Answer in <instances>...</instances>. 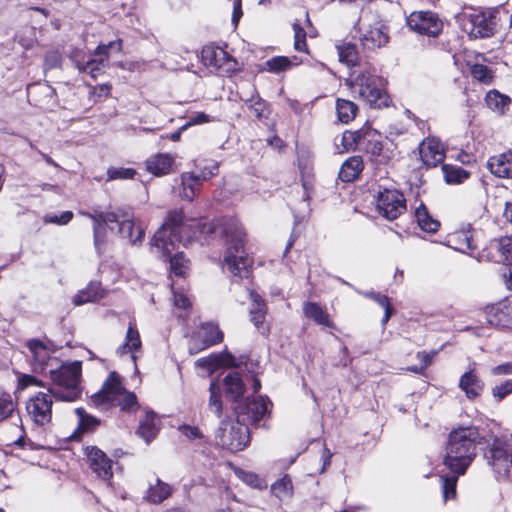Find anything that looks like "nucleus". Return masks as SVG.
Instances as JSON below:
<instances>
[{
	"mask_svg": "<svg viewBox=\"0 0 512 512\" xmlns=\"http://www.w3.org/2000/svg\"><path fill=\"white\" fill-rule=\"evenodd\" d=\"M81 373L80 361L63 363L58 369L50 370L51 379L56 387L49 388V394L36 393L26 403L27 414L35 425L43 427L51 422L53 398L65 402H74L81 398Z\"/></svg>",
	"mask_w": 512,
	"mask_h": 512,
	"instance_id": "obj_1",
	"label": "nucleus"
},
{
	"mask_svg": "<svg viewBox=\"0 0 512 512\" xmlns=\"http://www.w3.org/2000/svg\"><path fill=\"white\" fill-rule=\"evenodd\" d=\"M487 442V436L474 425H459L448 435L443 464L450 472L465 474L476 457V446Z\"/></svg>",
	"mask_w": 512,
	"mask_h": 512,
	"instance_id": "obj_2",
	"label": "nucleus"
},
{
	"mask_svg": "<svg viewBox=\"0 0 512 512\" xmlns=\"http://www.w3.org/2000/svg\"><path fill=\"white\" fill-rule=\"evenodd\" d=\"M221 235L226 239L227 248L224 262L228 270L241 279L248 278L251 270L250 263L244 252L246 233L242 224L235 218L223 221Z\"/></svg>",
	"mask_w": 512,
	"mask_h": 512,
	"instance_id": "obj_3",
	"label": "nucleus"
},
{
	"mask_svg": "<svg viewBox=\"0 0 512 512\" xmlns=\"http://www.w3.org/2000/svg\"><path fill=\"white\" fill-rule=\"evenodd\" d=\"M351 75L355 77L346 79V85L371 108L380 109L389 106L391 98L385 89L387 81L377 75L375 70L370 71L366 68L359 71L353 70Z\"/></svg>",
	"mask_w": 512,
	"mask_h": 512,
	"instance_id": "obj_4",
	"label": "nucleus"
},
{
	"mask_svg": "<svg viewBox=\"0 0 512 512\" xmlns=\"http://www.w3.org/2000/svg\"><path fill=\"white\" fill-rule=\"evenodd\" d=\"M487 436L484 458L497 476L498 480H512V437L506 435Z\"/></svg>",
	"mask_w": 512,
	"mask_h": 512,
	"instance_id": "obj_5",
	"label": "nucleus"
},
{
	"mask_svg": "<svg viewBox=\"0 0 512 512\" xmlns=\"http://www.w3.org/2000/svg\"><path fill=\"white\" fill-rule=\"evenodd\" d=\"M218 446L230 452L243 450L250 442L249 428L242 422L222 419L215 432Z\"/></svg>",
	"mask_w": 512,
	"mask_h": 512,
	"instance_id": "obj_6",
	"label": "nucleus"
},
{
	"mask_svg": "<svg viewBox=\"0 0 512 512\" xmlns=\"http://www.w3.org/2000/svg\"><path fill=\"white\" fill-rule=\"evenodd\" d=\"M496 11L461 13L456 16L457 22L470 38L483 39L492 37L496 32Z\"/></svg>",
	"mask_w": 512,
	"mask_h": 512,
	"instance_id": "obj_7",
	"label": "nucleus"
},
{
	"mask_svg": "<svg viewBox=\"0 0 512 512\" xmlns=\"http://www.w3.org/2000/svg\"><path fill=\"white\" fill-rule=\"evenodd\" d=\"M272 402L268 396L246 397L233 406L239 422L258 426L261 420L270 417Z\"/></svg>",
	"mask_w": 512,
	"mask_h": 512,
	"instance_id": "obj_8",
	"label": "nucleus"
},
{
	"mask_svg": "<svg viewBox=\"0 0 512 512\" xmlns=\"http://www.w3.org/2000/svg\"><path fill=\"white\" fill-rule=\"evenodd\" d=\"M198 172H186L181 175L180 196L192 202L200 193L203 183L218 174L219 165L214 160L204 161L197 166Z\"/></svg>",
	"mask_w": 512,
	"mask_h": 512,
	"instance_id": "obj_9",
	"label": "nucleus"
},
{
	"mask_svg": "<svg viewBox=\"0 0 512 512\" xmlns=\"http://www.w3.org/2000/svg\"><path fill=\"white\" fill-rule=\"evenodd\" d=\"M409 29L419 35L437 38L443 31V22L430 10L414 11L406 18Z\"/></svg>",
	"mask_w": 512,
	"mask_h": 512,
	"instance_id": "obj_10",
	"label": "nucleus"
},
{
	"mask_svg": "<svg viewBox=\"0 0 512 512\" xmlns=\"http://www.w3.org/2000/svg\"><path fill=\"white\" fill-rule=\"evenodd\" d=\"M376 207L384 218L395 220L406 211V199L401 191L384 188L376 196Z\"/></svg>",
	"mask_w": 512,
	"mask_h": 512,
	"instance_id": "obj_11",
	"label": "nucleus"
},
{
	"mask_svg": "<svg viewBox=\"0 0 512 512\" xmlns=\"http://www.w3.org/2000/svg\"><path fill=\"white\" fill-rule=\"evenodd\" d=\"M185 220L182 210L168 212L164 223L155 232L151 239V245H165L170 239L174 242L180 239L181 228Z\"/></svg>",
	"mask_w": 512,
	"mask_h": 512,
	"instance_id": "obj_12",
	"label": "nucleus"
},
{
	"mask_svg": "<svg viewBox=\"0 0 512 512\" xmlns=\"http://www.w3.org/2000/svg\"><path fill=\"white\" fill-rule=\"evenodd\" d=\"M85 455L91 470L102 480L108 481L113 477V461L97 446H87Z\"/></svg>",
	"mask_w": 512,
	"mask_h": 512,
	"instance_id": "obj_13",
	"label": "nucleus"
},
{
	"mask_svg": "<svg viewBox=\"0 0 512 512\" xmlns=\"http://www.w3.org/2000/svg\"><path fill=\"white\" fill-rule=\"evenodd\" d=\"M118 211H120L119 220L114 223L118 226L119 235L132 245H141L145 237V230L141 226H135L129 210L118 208Z\"/></svg>",
	"mask_w": 512,
	"mask_h": 512,
	"instance_id": "obj_14",
	"label": "nucleus"
},
{
	"mask_svg": "<svg viewBox=\"0 0 512 512\" xmlns=\"http://www.w3.org/2000/svg\"><path fill=\"white\" fill-rule=\"evenodd\" d=\"M26 347L32 354V371L35 373H43L48 366V351H55L53 342L51 340L43 342L40 339L32 338L26 342Z\"/></svg>",
	"mask_w": 512,
	"mask_h": 512,
	"instance_id": "obj_15",
	"label": "nucleus"
},
{
	"mask_svg": "<svg viewBox=\"0 0 512 512\" xmlns=\"http://www.w3.org/2000/svg\"><path fill=\"white\" fill-rule=\"evenodd\" d=\"M196 366L207 370L210 374L222 367H238L236 357L227 349L219 353H211L207 357L196 360Z\"/></svg>",
	"mask_w": 512,
	"mask_h": 512,
	"instance_id": "obj_16",
	"label": "nucleus"
},
{
	"mask_svg": "<svg viewBox=\"0 0 512 512\" xmlns=\"http://www.w3.org/2000/svg\"><path fill=\"white\" fill-rule=\"evenodd\" d=\"M372 135H379V133L368 122L355 131H344L341 137L343 150L346 152L355 151L360 144L364 143Z\"/></svg>",
	"mask_w": 512,
	"mask_h": 512,
	"instance_id": "obj_17",
	"label": "nucleus"
},
{
	"mask_svg": "<svg viewBox=\"0 0 512 512\" xmlns=\"http://www.w3.org/2000/svg\"><path fill=\"white\" fill-rule=\"evenodd\" d=\"M201 62L206 67L218 70L228 62L236 63V60L221 47L208 44L201 50Z\"/></svg>",
	"mask_w": 512,
	"mask_h": 512,
	"instance_id": "obj_18",
	"label": "nucleus"
},
{
	"mask_svg": "<svg viewBox=\"0 0 512 512\" xmlns=\"http://www.w3.org/2000/svg\"><path fill=\"white\" fill-rule=\"evenodd\" d=\"M152 246L161 252L163 261L169 262L171 273L177 277H184L186 268L184 252H176L172 254V251L175 249V244L171 239L170 242L165 243V245Z\"/></svg>",
	"mask_w": 512,
	"mask_h": 512,
	"instance_id": "obj_19",
	"label": "nucleus"
},
{
	"mask_svg": "<svg viewBox=\"0 0 512 512\" xmlns=\"http://www.w3.org/2000/svg\"><path fill=\"white\" fill-rule=\"evenodd\" d=\"M486 317L491 326L501 329L512 328V306L498 304L487 307Z\"/></svg>",
	"mask_w": 512,
	"mask_h": 512,
	"instance_id": "obj_20",
	"label": "nucleus"
},
{
	"mask_svg": "<svg viewBox=\"0 0 512 512\" xmlns=\"http://www.w3.org/2000/svg\"><path fill=\"white\" fill-rule=\"evenodd\" d=\"M223 387L225 397L234 405L244 399L245 384L238 372H229L223 379Z\"/></svg>",
	"mask_w": 512,
	"mask_h": 512,
	"instance_id": "obj_21",
	"label": "nucleus"
},
{
	"mask_svg": "<svg viewBox=\"0 0 512 512\" xmlns=\"http://www.w3.org/2000/svg\"><path fill=\"white\" fill-rule=\"evenodd\" d=\"M487 168L498 178H512V152L491 156L487 161Z\"/></svg>",
	"mask_w": 512,
	"mask_h": 512,
	"instance_id": "obj_22",
	"label": "nucleus"
},
{
	"mask_svg": "<svg viewBox=\"0 0 512 512\" xmlns=\"http://www.w3.org/2000/svg\"><path fill=\"white\" fill-rule=\"evenodd\" d=\"M458 387L465 393V396L469 400H473L482 394L484 382L475 370L471 369L461 375Z\"/></svg>",
	"mask_w": 512,
	"mask_h": 512,
	"instance_id": "obj_23",
	"label": "nucleus"
},
{
	"mask_svg": "<svg viewBox=\"0 0 512 512\" xmlns=\"http://www.w3.org/2000/svg\"><path fill=\"white\" fill-rule=\"evenodd\" d=\"M249 296L251 300V307L249 309L250 321L260 330L266 319L267 305L262 296L256 291L250 290Z\"/></svg>",
	"mask_w": 512,
	"mask_h": 512,
	"instance_id": "obj_24",
	"label": "nucleus"
},
{
	"mask_svg": "<svg viewBox=\"0 0 512 512\" xmlns=\"http://www.w3.org/2000/svg\"><path fill=\"white\" fill-rule=\"evenodd\" d=\"M105 297V290L100 282L91 281L84 289L79 290L73 297V304L80 306L89 302H96Z\"/></svg>",
	"mask_w": 512,
	"mask_h": 512,
	"instance_id": "obj_25",
	"label": "nucleus"
},
{
	"mask_svg": "<svg viewBox=\"0 0 512 512\" xmlns=\"http://www.w3.org/2000/svg\"><path fill=\"white\" fill-rule=\"evenodd\" d=\"M173 494L170 484L156 478L155 484H149L144 499L151 504H160Z\"/></svg>",
	"mask_w": 512,
	"mask_h": 512,
	"instance_id": "obj_26",
	"label": "nucleus"
},
{
	"mask_svg": "<svg viewBox=\"0 0 512 512\" xmlns=\"http://www.w3.org/2000/svg\"><path fill=\"white\" fill-rule=\"evenodd\" d=\"M156 413L153 410L146 411L143 418L139 420L136 434L142 438L147 444L156 438L159 428L155 424Z\"/></svg>",
	"mask_w": 512,
	"mask_h": 512,
	"instance_id": "obj_27",
	"label": "nucleus"
},
{
	"mask_svg": "<svg viewBox=\"0 0 512 512\" xmlns=\"http://www.w3.org/2000/svg\"><path fill=\"white\" fill-rule=\"evenodd\" d=\"M363 160L360 156H352L342 164L338 177L342 182H353L363 170Z\"/></svg>",
	"mask_w": 512,
	"mask_h": 512,
	"instance_id": "obj_28",
	"label": "nucleus"
},
{
	"mask_svg": "<svg viewBox=\"0 0 512 512\" xmlns=\"http://www.w3.org/2000/svg\"><path fill=\"white\" fill-rule=\"evenodd\" d=\"M174 163L169 154L159 153L146 161V169L154 176H163L168 174Z\"/></svg>",
	"mask_w": 512,
	"mask_h": 512,
	"instance_id": "obj_29",
	"label": "nucleus"
},
{
	"mask_svg": "<svg viewBox=\"0 0 512 512\" xmlns=\"http://www.w3.org/2000/svg\"><path fill=\"white\" fill-rule=\"evenodd\" d=\"M364 47L368 49H375L384 46L388 43L389 36L387 28L384 25L380 27L371 28L360 38Z\"/></svg>",
	"mask_w": 512,
	"mask_h": 512,
	"instance_id": "obj_30",
	"label": "nucleus"
},
{
	"mask_svg": "<svg viewBox=\"0 0 512 512\" xmlns=\"http://www.w3.org/2000/svg\"><path fill=\"white\" fill-rule=\"evenodd\" d=\"M414 217L419 228L427 233H436L440 227V222L433 218L423 202L415 209Z\"/></svg>",
	"mask_w": 512,
	"mask_h": 512,
	"instance_id": "obj_31",
	"label": "nucleus"
},
{
	"mask_svg": "<svg viewBox=\"0 0 512 512\" xmlns=\"http://www.w3.org/2000/svg\"><path fill=\"white\" fill-rule=\"evenodd\" d=\"M339 61L349 68L361 67L360 57L356 44L345 42L336 46Z\"/></svg>",
	"mask_w": 512,
	"mask_h": 512,
	"instance_id": "obj_32",
	"label": "nucleus"
},
{
	"mask_svg": "<svg viewBox=\"0 0 512 512\" xmlns=\"http://www.w3.org/2000/svg\"><path fill=\"white\" fill-rule=\"evenodd\" d=\"M303 313L308 319L313 320L318 325L326 327L333 326V322L330 320L328 313L316 302H305Z\"/></svg>",
	"mask_w": 512,
	"mask_h": 512,
	"instance_id": "obj_33",
	"label": "nucleus"
},
{
	"mask_svg": "<svg viewBox=\"0 0 512 512\" xmlns=\"http://www.w3.org/2000/svg\"><path fill=\"white\" fill-rule=\"evenodd\" d=\"M119 212L120 211H118V209L114 211L95 210L93 213H86V216L92 220L93 230L104 228H110L111 230H113V227H110L109 225L119 220Z\"/></svg>",
	"mask_w": 512,
	"mask_h": 512,
	"instance_id": "obj_34",
	"label": "nucleus"
},
{
	"mask_svg": "<svg viewBox=\"0 0 512 512\" xmlns=\"http://www.w3.org/2000/svg\"><path fill=\"white\" fill-rule=\"evenodd\" d=\"M442 172L445 182L449 185L461 184L471 175L468 170L452 164H443Z\"/></svg>",
	"mask_w": 512,
	"mask_h": 512,
	"instance_id": "obj_35",
	"label": "nucleus"
},
{
	"mask_svg": "<svg viewBox=\"0 0 512 512\" xmlns=\"http://www.w3.org/2000/svg\"><path fill=\"white\" fill-rule=\"evenodd\" d=\"M75 414L78 417L77 431H80L81 433L93 432L101 424V420L99 418L87 413L83 407L76 408Z\"/></svg>",
	"mask_w": 512,
	"mask_h": 512,
	"instance_id": "obj_36",
	"label": "nucleus"
},
{
	"mask_svg": "<svg viewBox=\"0 0 512 512\" xmlns=\"http://www.w3.org/2000/svg\"><path fill=\"white\" fill-rule=\"evenodd\" d=\"M140 347H141L140 334L135 326H133L132 324H129L127 332H126L125 342L121 346L118 347L116 352L118 355L122 356L125 353H127L128 351L134 352V351L138 350Z\"/></svg>",
	"mask_w": 512,
	"mask_h": 512,
	"instance_id": "obj_37",
	"label": "nucleus"
},
{
	"mask_svg": "<svg viewBox=\"0 0 512 512\" xmlns=\"http://www.w3.org/2000/svg\"><path fill=\"white\" fill-rule=\"evenodd\" d=\"M420 157L426 168H434L443 162L445 155L438 145L429 144L425 149H421Z\"/></svg>",
	"mask_w": 512,
	"mask_h": 512,
	"instance_id": "obj_38",
	"label": "nucleus"
},
{
	"mask_svg": "<svg viewBox=\"0 0 512 512\" xmlns=\"http://www.w3.org/2000/svg\"><path fill=\"white\" fill-rule=\"evenodd\" d=\"M336 111L338 119L342 123L347 124L355 118L358 112V106L350 100L337 99Z\"/></svg>",
	"mask_w": 512,
	"mask_h": 512,
	"instance_id": "obj_39",
	"label": "nucleus"
},
{
	"mask_svg": "<svg viewBox=\"0 0 512 512\" xmlns=\"http://www.w3.org/2000/svg\"><path fill=\"white\" fill-rule=\"evenodd\" d=\"M209 392V408L218 418H221L223 413L221 384L217 380H212L209 386Z\"/></svg>",
	"mask_w": 512,
	"mask_h": 512,
	"instance_id": "obj_40",
	"label": "nucleus"
},
{
	"mask_svg": "<svg viewBox=\"0 0 512 512\" xmlns=\"http://www.w3.org/2000/svg\"><path fill=\"white\" fill-rule=\"evenodd\" d=\"M494 247L499 253L498 262L512 264V236H504L495 241Z\"/></svg>",
	"mask_w": 512,
	"mask_h": 512,
	"instance_id": "obj_41",
	"label": "nucleus"
},
{
	"mask_svg": "<svg viewBox=\"0 0 512 512\" xmlns=\"http://www.w3.org/2000/svg\"><path fill=\"white\" fill-rule=\"evenodd\" d=\"M450 473L451 474H444L440 476L444 501L453 499L456 496L458 478L462 475L456 472Z\"/></svg>",
	"mask_w": 512,
	"mask_h": 512,
	"instance_id": "obj_42",
	"label": "nucleus"
},
{
	"mask_svg": "<svg viewBox=\"0 0 512 512\" xmlns=\"http://www.w3.org/2000/svg\"><path fill=\"white\" fill-rule=\"evenodd\" d=\"M202 329L204 330L203 341L207 347L223 341L224 334L217 324L212 322L204 323L202 324Z\"/></svg>",
	"mask_w": 512,
	"mask_h": 512,
	"instance_id": "obj_43",
	"label": "nucleus"
},
{
	"mask_svg": "<svg viewBox=\"0 0 512 512\" xmlns=\"http://www.w3.org/2000/svg\"><path fill=\"white\" fill-rule=\"evenodd\" d=\"M246 103H249V109L254 113L257 119L261 120L269 117V104L260 96H252L250 99L246 100Z\"/></svg>",
	"mask_w": 512,
	"mask_h": 512,
	"instance_id": "obj_44",
	"label": "nucleus"
},
{
	"mask_svg": "<svg viewBox=\"0 0 512 512\" xmlns=\"http://www.w3.org/2000/svg\"><path fill=\"white\" fill-rule=\"evenodd\" d=\"M108 60L103 56L96 58H89L85 63L79 65L78 68L81 72L90 74L93 78H96L100 73L103 72L106 67Z\"/></svg>",
	"mask_w": 512,
	"mask_h": 512,
	"instance_id": "obj_45",
	"label": "nucleus"
},
{
	"mask_svg": "<svg viewBox=\"0 0 512 512\" xmlns=\"http://www.w3.org/2000/svg\"><path fill=\"white\" fill-rule=\"evenodd\" d=\"M103 386L114 398L125 393L121 376L116 371H111L109 373L107 379L103 383Z\"/></svg>",
	"mask_w": 512,
	"mask_h": 512,
	"instance_id": "obj_46",
	"label": "nucleus"
},
{
	"mask_svg": "<svg viewBox=\"0 0 512 512\" xmlns=\"http://www.w3.org/2000/svg\"><path fill=\"white\" fill-rule=\"evenodd\" d=\"M485 101L490 109L503 110L509 104L510 99L496 90H491L486 94Z\"/></svg>",
	"mask_w": 512,
	"mask_h": 512,
	"instance_id": "obj_47",
	"label": "nucleus"
},
{
	"mask_svg": "<svg viewBox=\"0 0 512 512\" xmlns=\"http://www.w3.org/2000/svg\"><path fill=\"white\" fill-rule=\"evenodd\" d=\"M266 66L269 72L280 73L291 68L293 63L287 56H275L266 61Z\"/></svg>",
	"mask_w": 512,
	"mask_h": 512,
	"instance_id": "obj_48",
	"label": "nucleus"
},
{
	"mask_svg": "<svg viewBox=\"0 0 512 512\" xmlns=\"http://www.w3.org/2000/svg\"><path fill=\"white\" fill-rule=\"evenodd\" d=\"M235 474L240 480L252 488L262 489L264 487L263 480L254 472L238 468L235 470Z\"/></svg>",
	"mask_w": 512,
	"mask_h": 512,
	"instance_id": "obj_49",
	"label": "nucleus"
},
{
	"mask_svg": "<svg viewBox=\"0 0 512 512\" xmlns=\"http://www.w3.org/2000/svg\"><path fill=\"white\" fill-rule=\"evenodd\" d=\"M137 174V171L134 168H126V167H109L107 169V180H127V179H133L135 175Z\"/></svg>",
	"mask_w": 512,
	"mask_h": 512,
	"instance_id": "obj_50",
	"label": "nucleus"
},
{
	"mask_svg": "<svg viewBox=\"0 0 512 512\" xmlns=\"http://www.w3.org/2000/svg\"><path fill=\"white\" fill-rule=\"evenodd\" d=\"M107 229L93 230V245L98 257H102L107 250Z\"/></svg>",
	"mask_w": 512,
	"mask_h": 512,
	"instance_id": "obj_51",
	"label": "nucleus"
},
{
	"mask_svg": "<svg viewBox=\"0 0 512 512\" xmlns=\"http://www.w3.org/2000/svg\"><path fill=\"white\" fill-rule=\"evenodd\" d=\"M292 480L288 475H285L281 479L277 480L274 484L271 486L272 493L278 497L282 498L284 496H288L292 492Z\"/></svg>",
	"mask_w": 512,
	"mask_h": 512,
	"instance_id": "obj_52",
	"label": "nucleus"
},
{
	"mask_svg": "<svg viewBox=\"0 0 512 512\" xmlns=\"http://www.w3.org/2000/svg\"><path fill=\"white\" fill-rule=\"evenodd\" d=\"M294 31V48L298 52H307L306 31L299 22L292 24Z\"/></svg>",
	"mask_w": 512,
	"mask_h": 512,
	"instance_id": "obj_53",
	"label": "nucleus"
},
{
	"mask_svg": "<svg viewBox=\"0 0 512 512\" xmlns=\"http://www.w3.org/2000/svg\"><path fill=\"white\" fill-rule=\"evenodd\" d=\"M72 211H63L60 214H46L43 217L45 224H55L59 226L67 225L73 219Z\"/></svg>",
	"mask_w": 512,
	"mask_h": 512,
	"instance_id": "obj_54",
	"label": "nucleus"
},
{
	"mask_svg": "<svg viewBox=\"0 0 512 512\" xmlns=\"http://www.w3.org/2000/svg\"><path fill=\"white\" fill-rule=\"evenodd\" d=\"M15 410V404L12 401L10 394L1 393L0 394V421L11 416L13 411Z\"/></svg>",
	"mask_w": 512,
	"mask_h": 512,
	"instance_id": "obj_55",
	"label": "nucleus"
},
{
	"mask_svg": "<svg viewBox=\"0 0 512 512\" xmlns=\"http://www.w3.org/2000/svg\"><path fill=\"white\" fill-rule=\"evenodd\" d=\"M471 73L475 79L482 83H489L492 80V71L486 65L475 64L472 67Z\"/></svg>",
	"mask_w": 512,
	"mask_h": 512,
	"instance_id": "obj_56",
	"label": "nucleus"
},
{
	"mask_svg": "<svg viewBox=\"0 0 512 512\" xmlns=\"http://www.w3.org/2000/svg\"><path fill=\"white\" fill-rule=\"evenodd\" d=\"M512 393V379L505 380L500 385L492 388V395L497 402L502 401L506 396Z\"/></svg>",
	"mask_w": 512,
	"mask_h": 512,
	"instance_id": "obj_57",
	"label": "nucleus"
},
{
	"mask_svg": "<svg viewBox=\"0 0 512 512\" xmlns=\"http://www.w3.org/2000/svg\"><path fill=\"white\" fill-rule=\"evenodd\" d=\"M122 49V40L118 39L115 41H110L108 44H100L96 47L94 54L96 56H103L108 60L109 51L115 50L120 51Z\"/></svg>",
	"mask_w": 512,
	"mask_h": 512,
	"instance_id": "obj_58",
	"label": "nucleus"
},
{
	"mask_svg": "<svg viewBox=\"0 0 512 512\" xmlns=\"http://www.w3.org/2000/svg\"><path fill=\"white\" fill-rule=\"evenodd\" d=\"M119 406L122 411H135L138 407L136 394L134 392L125 391L124 397L119 401Z\"/></svg>",
	"mask_w": 512,
	"mask_h": 512,
	"instance_id": "obj_59",
	"label": "nucleus"
},
{
	"mask_svg": "<svg viewBox=\"0 0 512 512\" xmlns=\"http://www.w3.org/2000/svg\"><path fill=\"white\" fill-rule=\"evenodd\" d=\"M29 386H43V383L41 380H39L34 375L30 374H19L18 376V384H17V391H22L28 388Z\"/></svg>",
	"mask_w": 512,
	"mask_h": 512,
	"instance_id": "obj_60",
	"label": "nucleus"
},
{
	"mask_svg": "<svg viewBox=\"0 0 512 512\" xmlns=\"http://www.w3.org/2000/svg\"><path fill=\"white\" fill-rule=\"evenodd\" d=\"M178 430L189 440L202 439L204 437L203 433L197 426H192L189 424H182L178 427Z\"/></svg>",
	"mask_w": 512,
	"mask_h": 512,
	"instance_id": "obj_61",
	"label": "nucleus"
},
{
	"mask_svg": "<svg viewBox=\"0 0 512 512\" xmlns=\"http://www.w3.org/2000/svg\"><path fill=\"white\" fill-rule=\"evenodd\" d=\"M113 399H114V397L112 395H110V393H108V391L104 388L103 385L99 391H97L96 393H94L91 396V400L96 406H99L101 404L110 403L113 401Z\"/></svg>",
	"mask_w": 512,
	"mask_h": 512,
	"instance_id": "obj_62",
	"label": "nucleus"
},
{
	"mask_svg": "<svg viewBox=\"0 0 512 512\" xmlns=\"http://www.w3.org/2000/svg\"><path fill=\"white\" fill-rule=\"evenodd\" d=\"M376 135L367 138L366 150L372 156H380L383 151V143L380 140L374 139Z\"/></svg>",
	"mask_w": 512,
	"mask_h": 512,
	"instance_id": "obj_63",
	"label": "nucleus"
},
{
	"mask_svg": "<svg viewBox=\"0 0 512 512\" xmlns=\"http://www.w3.org/2000/svg\"><path fill=\"white\" fill-rule=\"evenodd\" d=\"M493 375H512V361L499 364L492 368Z\"/></svg>",
	"mask_w": 512,
	"mask_h": 512,
	"instance_id": "obj_64",
	"label": "nucleus"
}]
</instances>
